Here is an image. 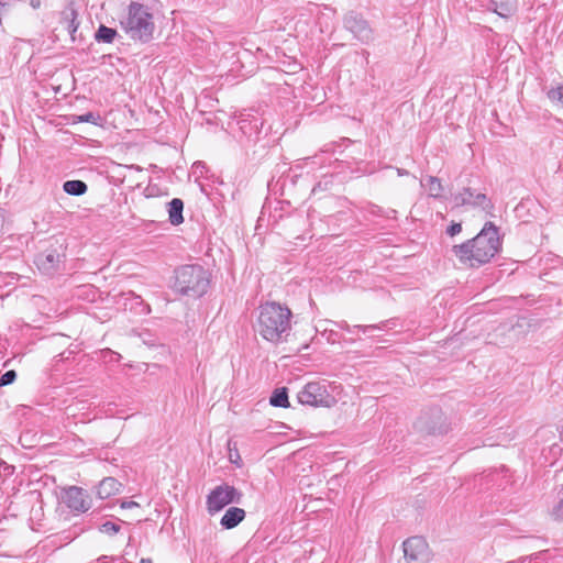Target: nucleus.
<instances>
[{
  "label": "nucleus",
  "mask_w": 563,
  "mask_h": 563,
  "mask_svg": "<svg viewBox=\"0 0 563 563\" xmlns=\"http://www.w3.org/2000/svg\"><path fill=\"white\" fill-rule=\"evenodd\" d=\"M292 312L287 306L278 302H265L258 308L257 332L272 343L286 341L291 330Z\"/></svg>",
  "instance_id": "2"
},
{
  "label": "nucleus",
  "mask_w": 563,
  "mask_h": 563,
  "mask_svg": "<svg viewBox=\"0 0 563 563\" xmlns=\"http://www.w3.org/2000/svg\"><path fill=\"white\" fill-rule=\"evenodd\" d=\"M168 220L173 225H179L184 222L183 211L184 202L179 198L172 199L168 203Z\"/></svg>",
  "instance_id": "13"
},
{
  "label": "nucleus",
  "mask_w": 563,
  "mask_h": 563,
  "mask_svg": "<svg viewBox=\"0 0 563 563\" xmlns=\"http://www.w3.org/2000/svg\"><path fill=\"white\" fill-rule=\"evenodd\" d=\"M317 331L323 336L325 338V340L331 343V344H334L336 342H339L340 340V334L334 331L333 329H328L327 327H322V324H320L319 327L316 328Z\"/></svg>",
  "instance_id": "21"
},
{
  "label": "nucleus",
  "mask_w": 563,
  "mask_h": 563,
  "mask_svg": "<svg viewBox=\"0 0 563 563\" xmlns=\"http://www.w3.org/2000/svg\"><path fill=\"white\" fill-rule=\"evenodd\" d=\"M500 249L501 241L498 228L488 221L475 238L454 245L452 252L461 263L470 267H479L489 263L499 253Z\"/></svg>",
  "instance_id": "1"
},
{
  "label": "nucleus",
  "mask_w": 563,
  "mask_h": 563,
  "mask_svg": "<svg viewBox=\"0 0 563 563\" xmlns=\"http://www.w3.org/2000/svg\"><path fill=\"white\" fill-rule=\"evenodd\" d=\"M120 506L123 509H130V508L139 507L140 505L133 500H123V501H121Z\"/></svg>",
  "instance_id": "31"
},
{
  "label": "nucleus",
  "mask_w": 563,
  "mask_h": 563,
  "mask_svg": "<svg viewBox=\"0 0 563 563\" xmlns=\"http://www.w3.org/2000/svg\"><path fill=\"white\" fill-rule=\"evenodd\" d=\"M454 207H471L478 208L485 213L493 216L494 203L483 192L476 191L471 187H463L461 191L452 195Z\"/></svg>",
  "instance_id": "7"
},
{
  "label": "nucleus",
  "mask_w": 563,
  "mask_h": 563,
  "mask_svg": "<svg viewBox=\"0 0 563 563\" xmlns=\"http://www.w3.org/2000/svg\"><path fill=\"white\" fill-rule=\"evenodd\" d=\"M66 29L69 34H74L78 29L77 12L74 9H68L64 12Z\"/></svg>",
  "instance_id": "20"
},
{
  "label": "nucleus",
  "mask_w": 563,
  "mask_h": 563,
  "mask_svg": "<svg viewBox=\"0 0 563 563\" xmlns=\"http://www.w3.org/2000/svg\"><path fill=\"white\" fill-rule=\"evenodd\" d=\"M98 119H99V115H96L92 112H87V113L78 117L79 122H87V123H93V124H96Z\"/></svg>",
  "instance_id": "27"
},
{
  "label": "nucleus",
  "mask_w": 563,
  "mask_h": 563,
  "mask_svg": "<svg viewBox=\"0 0 563 563\" xmlns=\"http://www.w3.org/2000/svg\"><path fill=\"white\" fill-rule=\"evenodd\" d=\"M245 510L239 507H230L220 520L223 529L230 530L235 528L245 518Z\"/></svg>",
  "instance_id": "11"
},
{
  "label": "nucleus",
  "mask_w": 563,
  "mask_h": 563,
  "mask_svg": "<svg viewBox=\"0 0 563 563\" xmlns=\"http://www.w3.org/2000/svg\"><path fill=\"white\" fill-rule=\"evenodd\" d=\"M242 493L234 486L221 484L216 486L207 496L206 506L209 515L213 516L230 504H239Z\"/></svg>",
  "instance_id": "6"
},
{
  "label": "nucleus",
  "mask_w": 563,
  "mask_h": 563,
  "mask_svg": "<svg viewBox=\"0 0 563 563\" xmlns=\"http://www.w3.org/2000/svg\"><path fill=\"white\" fill-rule=\"evenodd\" d=\"M269 404L273 407L287 408L289 407L288 393L286 387L277 388L271 396Z\"/></svg>",
  "instance_id": "18"
},
{
  "label": "nucleus",
  "mask_w": 563,
  "mask_h": 563,
  "mask_svg": "<svg viewBox=\"0 0 563 563\" xmlns=\"http://www.w3.org/2000/svg\"><path fill=\"white\" fill-rule=\"evenodd\" d=\"M120 24L132 40L146 43L153 38L155 30L154 18L145 4L132 1Z\"/></svg>",
  "instance_id": "3"
},
{
  "label": "nucleus",
  "mask_w": 563,
  "mask_h": 563,
  "mask_svg": "<svg viewBox=\"0 0 563 563\" xmlns=\"http://www.w3.org/2000/svg\"><path fill=\"white\" fill-rule=\"evenodd\" d=\"M63 501L70 510L76 512H85L90 508L88 494L77 486H71L64 492Z\"/></svg>",
  "instance_id": "10"
},
{
  "label": "nucleus",
  "mask_w": 563,
  "mask_h": 563,
  "mask_svg": "<svg viewBox=\"0 0 563 563\" xmlns=\"http://www.w3.org/2000/svg\"><path fill=\"white\" fill-rule=\"evenodd\" d=\"M117 35V31L114 29L108 27L106 25H100L96 32V40L98 42L103 43H112Z\"/></svg>",
  "instance_id": "19"
},
{
  "label": "nucleus",
  "mask_w": 563,
  "mask_h": 563,
  "mask_svg": "<svg viewBox=\"0 0 563 563\" xmlns=\"http://www.w3.org/2000/svg\"><path fill=\"white\" fill-rule=\"evenodd\" d=\"M120 529H121L120 526L112 521H107V522L102 523L100 527L101 532L110 534V536L118 533L120 531Z\"/></svg>",
  "instance_id": "25"
},
{
  "label": "nucleus",
  "mask_w": 563,
  "mask_h": 563,
  "mask_svg": "<svg viewBox=\"0 0 563 563\" xmlns=\"http://www.w3.org/2000/svg\"><path fill=\"white\" fill-rule=\"evenodd\" d=\"M372 213L377 214V216H382L383 214L382 208L378 207V206H374V208L372 210Z\"/></svg>",
  "instance_id": "34"
},
{
  "label": "nucleus",
  "mask_w": 563,
  "mask_h": 563,
  "mask_svg": "<svg viewBox=\"0 0 563 563\" xmlns=\"http://www.w3.org/2000/svg\"><path fill=\"white\" fill-rule=\"evenodd\" d=\"M324 323H332V321H324ZM333 324H335L340 329H343V330H346L349 332H352V328L347 324L346 321L333 322Z\"/></svg>",
  "instance_id": "30"
},
{
  "label": "nucleus",
  "mask_w": 563,
  "mask_h": 563,
  "mask_svg": "<svg viewBox=\"0 0 563 563\" xmlns=\"http://www.w3.org/2000/svg\"><path fill=\"white\" fill-rule=\"evenodd\" d=\"M418 424H419V428L421 430H424V431H427L430 434H435V433H442L443 432L441 427H437L435 424H429L428 421L426 420L424 416H421L419 418Z\"/></svg>",
  "instance_id": "24"
},
{
  "label": "nucleus",
  "mask_w": 563,
  "mask_h": 563,
  "mask_svg": "<svg viewBox=\"0 0 563 563\" xmlns=\"http://www.w3.org/2000/svg\"><path fill=\"white\" fill-rule=\"evenodd\" d=\"M395 213H396V210L390 209V210L387 212V214H386V216H387V217H390V216H393V214H395Z\"/></svg>",
  "instance_id": "37"
},
{
  "label": "nucleus",
  "mask_w": 563,
  "mask_h": 563,
  "mask_svg": "<svg viewBox=\"0 0 563 563\" xmlns=\"http://www.w3.org/2000/svg\"><path fill=\"white\" fill-rule=\"evenodd\" d=\"M63 189L71 196H82L87 192L88 186L82 180H67L63 184Z\"/></svg>",
  "instance_id": "17"
},
{
  "label": "nucleus",
  "mask_w": 563,
  "mask_h": 563,
  "mask_svg": "<svg viewBox=\"0 0 563 563\" xmlns=\"http://www.w3.org/2000/svg\"><path fill=\"white\" fill-rule=\"evenodd\" d=\"M16 378V373L13 369L7 371L1 377H0V387L8 386L12 384Z\"/></svg>",
  "instance_id": "26"
},
{
  "label": "nucleus",
  "mask_w": 563,
  "mask_h": 563,
  "mask_svg": "<svg viewBox=\"0 0 563 563\" xmlns=\"http://www.w3.org/2000/svg\"><path fill=\"white\" fill-rule=\"evenodd\" d=\"M98 563H112V559L107 555H102L98 559Z\"/></svg>",
  "instance_id": "33"
},
{
  "label": "nucleus",
  "mask_w": 563,
  "mask_h": 563,
  "mask_svg": "<svg viewBox=\"0 0 563 563\" xmlns=\"http://www.w3.org/2000/svg\"><path fill=\"white\" fill-rule=\"evenodd\" d=\"M301 405L330 408L336 404V398L329 391L325 382H310L297 395Z\"/></svg>",
  "instance_id": "5"
},
{
  "label": "nucleus",
  "mask_w": 563,
  "mask_h": 563,
  "mask_svg": "<svg viewBox=\"0 0 563 563\" xmlns=\"http://www.w3.org/2000/svg\"><path fill=\"white\" fill-rule=\"evenodd\" d=\"M551 517L556 521H563V484L562 488L560 490V500L559 503L552 508L551 510Z\"/></svg>",
  "instance_id": "22"
},
{
  "label": "nucleus",
  "mask_w": 563,
  "mask_h": 563,
  "mask_svg": "<svg viewBox=\"0 0 563 563\" xmlns=\"http://www.w3.org/2000/svg\"><path fill=\"white\" fill-rule=\"evenodd\" d=\"M431 415H432V417H434L437 420H441V419H442V416H443V415H442L441 409H439V408H433V409H431Z\"/></svg>",
  "instance_id": "32"
},
{
  "label": "nucleus",
  "mask_w": 563,
  "mask_h": 563,
  "mask_svg": "<svg viewBox=\"0 0 563 563\" xmlns=\"http://www.w3.org/2000/svg\"><path fill=\"white\" fill-rule=\"evenodd\" d=\"M107 353H109V354H111V355H115V356H118V357L120 356L119 354L113 353V352H112V351H110V350H108V351H107Z\"/></svg>",
  "instance_id": "39"
},
{
  "label": "nucleus",
  "mask_w": 563,
  "mask_h": 563,
  "mask_svg": "<svg viewBox=\"0 0 563 563\" xmlns=\"http://www.w3.org/2000/svg\"><path fill=\"white\" fill-rule=\"evenodd\" d=\"M421 186L428 191V195L432 198H441L443 196L444 188L441 180L435 176H427L421 180Z\"/></svg>",
  "instance_id": "14"
},
{
  "label": "nucleus",
  "mask_w": 563,
  "mask_h": 563,
  "mask_svg": "<svg viewBox=\"0 0 563 563\" xmlns=\"http://www.w3.org/2000/svg\"><path fill=\"white\" fill-rule=\"evenodd\" d=\"M490 5L503 18H508L516 11V0H492Z\"/></svg>",
  "instance_id": "16"
},
{
  "label": "nucleus",
  "mask_w": 563,
  "mask_h": 563,
  "mask_svg": "<svg viewBox=\"0 0 563 563\" xmlns=\"http://www.w3.org/2000/svg\"><path fill=\"white\" fill-rule=\"evenodd\" d=\"M121 483L114 477H106L99 483L97 495L101 499H107L118 494L121 489Z\"/></svg>",
  "instance_id": "12"
},
{
  "label": "nucleus",
  "mask_w": 563,
  "mask_h": 563,
  "mask_svg": "<svg viewBox=\"0 0 563 563\" xmlns=\"http://www.w3.org/2000/svg\"><path fill=\"white\" fill-rule=\"evenodd\" d=\"M402 549L407 563L429 562V547L422 537L408 538L404 541Z\"/></svg>",
  "instance_id": "9"
},
{
  "label": "nucleus",
  "mask_w": 563,
  "mask_h": 563,
  "mask_svg": "<svg viewBox=\"0 0 563 563\" xmlns=\"http://www.w3.org/2000/svg\"><path fill=\"white\" fill-rule=\"evenodd\" d=\"M59 262L60 256L56 251H49L45 254H40L36 258L38 267L46 272L54 269Z\"/></svg>",
  "instance_id": "15"
},
{
  "label": "nucleus",
  "mask_w": 563,
  "mask_h": 563,
  "mask_svg": "<svg viewBox=\"0 0 563 563\" xmlns=\"http://www.w3.org/2000/svg\"><path fill=\"white\" fill-rule=\"evenodd\" d=\"M30 4L32 5V8L36 9L40 7L41 1L40 0H30Z\"/></svg>",
  "instance_id": "35"
},
{
  "label": "nucleus",
  "mask_w": 563,
  "mask_h": 563,
  "mask_svg": "<svg viewBox=\"0 0 563 563\" xmlns=\"http://www.w3.org/2000/svg\"><path fill=\"white\" fill-rule=\"evenodd\" d=\"M462 231V224L457 222H453L451 225L448 227L446 233L450 236H454L459 234Z\"/></svg>",
  "instance_id": "29"
},
{
  "label": "nucleus",
  "mask_w": 563,
  "mask_h": 563,
  "mask_svg": "<svg viewBox=\"0 0 563 563\" xmlns=\"http://www.w3.org/2000/svg\"><path fill=\"white\" fill-rule=\"evenodd\" d=\"M343 26L361 43L367 44L374 40V31L369 22L356 11H349L344 14Z\"/></svg>",
  "instance_id": "8"
},
{
  "label": "nucleus",
  "mask_w": 563,
  "mask_h": 563,
  "mask_svg": "<svg viewBox=\"0 0 563 563\" xmlns=\"http://www.w3.org/2000/svg\"><path fill=\"white\" fill-rule=\"evenodd\" d=\"M141 563H152V561L150 559H142Z\"/></svg>",
  "instance_id": "38"
},
{
  "label": "nucleus",
  "mask_w": 563,
  "mask_h": 563,
  "mask_svg": "<svg viewBox=\"0 0 563 563\" xmlns=\"http://www.w3.org/2000/svg\"><path fill=\"white\" fill-rule=\"evenodd\" d=\"M397 173L399 176L408 175V172L401 168H397Z\"/></svg>",
  "instance_id": "36"
},
{
  "label": "nucleus",
  "mask_w": 563,
  "mask_h": 563,
  "mask_svg": "<svg viewBox=\"0 0 563 563\" xmlns=\"http://www.w3.org/2000/svg\"><path fill=\"white\" fill-rule=\"evenodd\" d=\"M385 328V323L379 324H371V325H355L354 329L361 330L363 333H366L368 330H383Z\"/></svg>",
  "instance_id": "28"
},
{
  "label": "nucleus",
  "mask_w": 563,
  "mask_h": 563,
  "mask_svg": "<svg viewBox=\"0 0 563 563\" xmlns=\"http://www.w3.org/2000/svg\"><path fill=\"white\" fill-rule=\"evenodd\" d=\"M547 97L552 102H559L563 107V86L560 85L558 87L551 88L548 90Z\"/></svg>",
  "instance_id": "23"
},
{
  "label": "nucleus",
  "mask_w": 563,
  "mask_h": 563,
  "mask_svg": "<svg viewBox=\"0 0 563 563\" xmlns=\"http://www.w3.org/2000/svg\"><path fill=\"white\" fill-rule=\"evenodd\" d=\"M209 286L210 274L200 265H183L175 271L174 290L183 296L200 298Z\"/></svg>",
  "instance_id": "4"
}]
</instances>
